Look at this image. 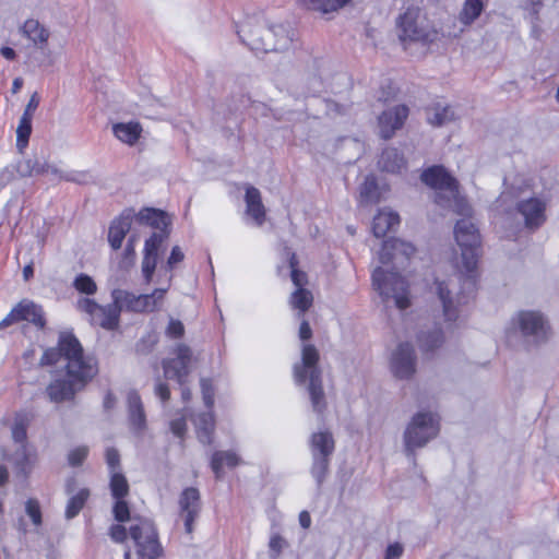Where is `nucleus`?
Returning a JSON list of instances; mask_svg holds the SVG:
<instances>
[{
  "instance_id": "a878e982",
  "label": "nucleus",
  "mask_w": 559,
  "mask_h": 559,
  "mask_svg": "<svg viewBox=\"0 0 559 559\" xmlns=\"http://www.w3.org/2000/svg\"><path fill=\"white\" fill-rule=\"evenodd\" d=\"M128 409H129V419L131 425L135 429H143L145 427V414L143 409V404L140 395L135 391H130L128 393Z\"/></svg>"
},
{
  "instance_id": "774afa93",
  "label": "nucleus",
  "mask_w": 559,
  "mask_h": 559,
  "mask_svg": "<svg viewBox=\"0 0 559 559\" xmlns=\"http://www.w3.org/2000/svg\"><path fill=\"white\" fill-rule=\"evenodd\" d=\"M115 404H116V397L114 396V394L111 392H108L104 399L105 409H107V411L111 409L115 406Z\"/></svg>"
},
{
  "instance_id": "0e129e2a",
  "label": "nucleus",
  "mask_w": 559,
  "mask_h": 559,
  "mask_svg": "<svg viewBox=\"0 0 559 559\" xmlns=\"http://www.w3.org/2000/svg\"><path fill=\"white\" fill-rule=\"evenodd\" d=\"M15 173H17L21 177H31V162L26 159L20 160L16 165L13 166Z\"/></svg>"
},
{
  "instance_id": "79ce46f5",
  "label": "nucleus",
  "mask_w": 559,
  "mask_h": 559,
  "mask_svg": "<svg viewBox=\"0 0 559 559\" xmlns=\"http://www.w3.org/2000/svg\"><path fill=\"white\" fill-rule=\"evenodd\" d=\"M74 288L85 295H94L97 290V285L94 280L87 274H80L73 282Z\"/></svg>"
},
{
  "instance_id": "5701e85b",
  "label": "nucleus",
  "mask_w": 559,
  "mask_h": 559,
  "mask_svg": "<svg viewBox=\"0 0 559 559\" xmlns=\"http://www.w3.org/2000/svg\"><path fill=\"white\" fill-rule=\"evenodd\" d=\"M245 201L247 214L254 219L257 225L261 226L265 219V207L262 203L260 191L254 187H248Z\"/></svg>"
},
{
  "instance_id": "864d4df0",
  "label": "nucleus",
  "mask_w": 559,
  "mask_h": 559,
  "mask_svg": "<svg viewBox=\"0 0 559 559\" xmlns=\"http://www.w3.org/2000/svg\"><path fill=\"white\" fill-rule=\"evenodd\" d=\"M166 334L169 337L179 338L185 334V326L181 321L170 319L169 324L166 330Z\"/></svg>"
},
{
  "instance_id": "f03ea898",
  "label": "nucleus",
  "mask_w": 559,
  "mask_h": 559,
  "mask_svg": "<svg viewBox=\"0 0 559 559\" xmlns=\"http://www.w3.org/2000/svg\"><path fill=\"white\" fill-rule=\"evenodd\" d=\"M456 247L460 248V261L456 260V284L464 298L472 297L477 289L479 276L478 259L481 254L479 229L474 221L467 200L456 189Z\"/></svg>"
},
{
  "instance_id": "8fccbe9b",
  "label": "nucleus",
  "mask_w": 559,
  "mask_h": 559,
  "mask_svg": "<svg viewBox=\"0 0 559 559\" xmlns=\"http://www.w3.org/2000/svg\"><path fill=\"white\" fill-rule=\"evenodd\" d=\"M106 463L110 474L120 471V454L115 448H108L106 451Z\"/></svg>"
},
{
  "instance_id": "4468645a",
  "label": "nucleus",
  "mask_w": 559,
  "mask_h": 559,
  "mask_svg": "<svg viewBox=\"0 0 559 559\" xmlns=\"http://www.w3.org/2000/svg\"><path fill=\"white\" fill-rule=\"evenodd\" d=\"M166 240L167 235L163 231H154L152 236L145 240L141 271L146 284H150L153 280Z\"/></svg>"
},
{
  "instance_id": "f704fd0d",
  "label": "nucleus",
  "mask_w": 559,
  "mask_h": 559,
  "mask_svg": "<svg viewBox=\"0 0 559 559\" xmlns=\"http://www.w3.org/2000/svg\"><path fill=\"white\" fill-rule=\"evenodd\" d=\"M451 110L448 106L437 103L426 109L427 120L430 124L439 127L451 119Z\"/></svg>"
},
{
  "instance_id": "49530a36",
  "label": "nucleus",
  "mask_w": 559,
  "mask_h": 559,
  "mask_svg": "<svg viewBox=\"0 0 559 559\" xmlns=\"http://www.w3.org/2000/svg\"><path fill=\"white\" fill-rule=\"evenodd\" d=\"M287 546L288 544L285 538L278 534H274L269 542L270 557L276 559Z\"/></svg>"
},
{
  "instance_id": "20e7f679",
  "label": "nucleus",
  "mask_w": 559,
  "mask_h": 559,
  "mask_svg": "<svg viewBox=\"0 0 559 559\" xmlns=\"http://www.w3.org/2000/svg\"><path fill=\"white\" fill-rule=\"evenodd\" d=\"M238 35L257 53L286 48L289 41L283 26H271L262 17H249L241 24Z\"/></svg>"
},
{
  "instance_id": "e433bc0d",
  "label": "nucleus",
  "mask_w": 559,
  "mask_h": 559,
  "mask_svg": "<svg viewBox=\"0 0 559 559\" xmlns=\"http://www.w3.org/2000/svg\"><path fill=\"white\" fill-rule=\"evenodd\" d=\"M90 497V490L87 488H82L80 491L72 496L67 504L66 516L67 519L75 518L80 511L83 509L86 500Z\"/></svg>"
},
{
  "instance_id": "c85d7f7f",
  "label": "nucleus",
  "mask_w": 559,
  "mask_h": 559,
  "mask_svg": "<svg viewBox=\"0 0 559 559\" xmlns=\"http://www.w3.org/2000/svg\"><path fill=\"white\" fill-rule=\"evenodd\" d=\"M193 423L198 430V438L202 443L210 444L212 442V433L214 431V416L212 412H204L193 418Z\"/></svg>"
},
{
  "instance_id": "5fc2aeb1",
  "label": "nucleus",
  "mask_w": 559,
  "mask_h": 559,
  "mask_svg": "<svg viewBox=\"0 0 559 559\" xmlns=\"http://www.w3.org/2000/svg\"><path fill=\"white\" fill-rule=\"evenodd\" d=\"M185 259V254L179 246L171 249L170 255L167 260V269L173 270L178 263Z\"/></svg>"
},
{
  "instance_id": "39448f33",
  "label": "nucleus",
  "mask_w": 559,
  "mask_h": 559,
  "mask_svg": "<svg viewBox=\"0 0 559 559\" xmlns=\"http://www.w3.org/2000/svg\"><path fill=\"white\" fill-rule=\"evenodd\" d=\"M318 361V349L313 345H305L301 353V364L295 366L294 377L299 384L305 383L307 379L309 380L308 391L313 411L321 413L325 407V399Z\"/></svg>"
},
{
  "instance_id": "338daca9",
  "label": "nucleus",
  "mask_w": 559,
  "mask_h": 559,
  "mask_svg": "<svg viewBox=\"0 0 559 559\" xmlns=\"http://www.w3.org/2000/svg\"><path fill=\"white\" fill-rule=\"evenodd\" d=\"M312 336L311 328L308 323V321L304 320L299 328V337L302 341L309 340Z\"/></svg>"
},
{
  "instance_id": "f257e3e1",
  "label": "nucleus",
  "mask_w": 559,
  "mask_h": 559,
  "mask_svg": "<svg viewBox=\"0 0 559 559\" xmlns=\"http://www.w3.org/2000/svg\"><path fill=\"white\" fill-rule=\"evenodd\" d=\"M40 365L66 369V373L53 376L45 391L49 401L57 404L73 401L98 372L96 360L84 355L80 342L70 333H61L58 345L44 352Z\"/></svg>"
},
{
  "instance_id": "680f3d73",
  "label": "nucleus",
  "mask_w": 559,
  "mask_h": 559,
  "mask_svg": "<svg viewBox=\"0 0 559 559\" xmlns=\"http://www.w3.org/2000/svg\"><path fill=\"white\" fill-rule=\"evenodd\" d=\"M39 105V98L37 96V93H34L32 96H31V99L29 102L27 103L26 107H25V110L22 115V117H25V118H31L33 119V115L35 112V110L37 109Z\"/></svg>"
},
{
  "instance_id": "a211bd4d",
  "label": "nucleus",
  "mask_w": 559,
  "mask_h": 559,
  "mask_svg": "<svg viewBox=\"0 0 559 559\" xmlns=\"http://www.w3.org/2000/svg\"><path fill=\"white\" fill-rule=\"evenodd\" d=\"M180 515L185 522V530L188 534L193 532V523L201 511L200 492L194 487L186 488L179 498Z\"/></svg>"
},
{
  "instance_id": "37998d69",
  "label": "nucleus",
  "mask_w": 559,
  "mask_h": 559,
  "mask_svg": "<svg viewBox=\"0 0 559 559\" xmlns=\"http://www.w3.org/2000/svg\"><path fill=\"white\" fill-rule=\"evenodd\" d=\"M31 162V170L32 175H44L47 173H51L53 175L59 174V169L56 166L49 165L45 158H39L38 156H34L33 158H27Z\"/></svg>"
},
{
  "instance_id": "72a5a7b5",
  "label": "nucleus",
  "mask_w": 559,
  "mask_h": 559,
  "mask_svg": "<svg viewBox=\"0 0 559 559\" xmlns=\"http://www.w3.org/2000/svg\"><path fill=\"white\" fill-rule=\"evenodd\" d=\"M487 0H465L460 13V21L468 25L473 23L483 12Z\"/></svg>"
},
{
  "instance_id": "393cba45",
  "label": "nucleus",
  "mask_w": 559,
  "mask_h": 559,
  "mask_svg": "<svg viewBox=\"0 0 559 559\" xmlns=\"http://www.w3.org/2000/svg\"><path fill=\"white\" fill-rule=\"evenodd\" d=\"M136 218L140 223L154 227L156 229L155 231H163L167 237L169 236V231L167 230L169 218L164 212L154 209H145L136 215Z\"/></svg>"
},
{
  "instance_id": "7c9ffc66",
  "label": "nucleus",
  "mask_w": 559,
  "mask_h": 559,
  "mask_svg": "<svg viewBox=\"0 0 559 559\" xmlns=\"http://www.w3.org/2000/svg\"><path fill=\"white\" fill-rule=\"evenodd\" d=\"M114 134L123 143L134 144L140 138L142 128L138 122L117 123L114 126Z\"/></svg>"
},
{
  "instance_id": "3c124183",
  "label": "nucleus",
  "mask_w": 559,
  "mask_h": 559,
  "mask_svg": "<svg viewBox=\"0 0 559 559\" xmlns=\"http://www.w3.org/2000/svg\"><path fill=\"white\" fill-rule=\"evenodd\" d=\"M201 390L203 394L204 404L211 408L214 404V390L212 382L209 379H201Z\"/></svg>"
},
{
  "instance_id": "dca6fc26",
  "label": "nucleus",
  "mask_w": 559,
  "mask_h": 559,
  "mask_svg": "<svg viewBox=\"0 0 559 559\" xmlns=\"http://www.w3.org/2000/svg\"><path fill=\"white\" fill-rule=\"evenodd\" d=\"M19 321H28L43 329L45 326V319L41 307L32 300L23 299L0 322V328H7Z\"/></svg>"
},
{
  "instance_id": "a19ab883",
  "label": "nucleus",
  "mask_w": 559,
  "mask_h": 559,
  "mask_svg": "<svg viewBox=\"0 0 559 559\" xmlns=\"http://www.w3.org/2000/svg\"><path fill=\"white\" fill-rule=\"evenodd\" d=\"M360 198L367 203H373L378 201V186L373 177H366L364 183L360 187Z\"/></svg>"
},
{
  "instance_id": "9b49d317",
  "label": "nucleus",
  "mask_w": 559,
  "mask_h": 559,
  "mask_svg": "<svg viewBox=\"0 0 559 559\" xmlns=\"http://www.w3.org/2000/svg\"><path fill=\"white\" fill-rule=\"evenodd\" d=\"M166 288H156L152 294L134 295L133 293L123 289H114L111 298L118 302L121 310L131 312H152L162 306Z\"/></svg>"
},
{
  "instance_id": "bf43d9fd",
  "label": "nucleus",
  "mask_w": 559,
  "mask_h": 559,
  "mask_svg": "<svg viewBox=\"0 0 559 559\" xmlns=\"http://www.w3.org/2000/svg\"><path fill=\"white\" fill-rule=\"evenodd\" d=\"M171 432L179 438H182L187 430V424L185 418L174 419L170 423Z\"/></svg>"
},
{
  "instance_id": "a18cd8bd",
  "label": "nucleus",
  "mask_w": 559,
  "mask_h": 559,
  "mask_svg": "<svg viewBox=\"0 0 559 559\" xmlns=\"http://www.w3.org/2000/svg\"><path fill=\"white\" fill-rule=\"evenodd\" d=\"M112 512H114L115 520L120 523H124L130 520V509H129L127 501H124L123 498L116 499V503L114 504Z\"/></svg>"
},
{
  "instance_id": "c9c22d12",
  "label": "nucleus",
  "mask_w": 559,
  "mask_h": 559,
  "mask_svg": "<svg viewBox=\"0 0 559 559\" xmlns=\"http://www.w3.org/2000/svg\"><path fill=\"white\" fill-rule=\"evenodd\" d=\"M312 294L306 288H297L290 296V305L299 310V317L302 316L312 305Z\"/></svg>"
},
{
  "instance_id": "4c0bfd02",
  "label": "nucleus",
  "mask_w": 559,
  "mask_h": 559,
  "mask_svg": "<svg viewBox=\"0 0 559 559\" xmlns=\"http://www.w3.org/2000/svg\"><path fill=\"white\" fill-rule=\"evenodd\" d=\"M110 491L115 499H121L129 493V484L121 472L110 474Z\"/></svg>"
},
{
  "instance_id": "bb28decb",
  "label": "nucleus",
  "mask_w": 559,
  "mask_h": 559,
  "mask_svg": "<svg viewBox=\"0 0 559 559\" xmlns=\"http://www.w3.org/2000/svg\"><path fill=\"white\" fill-rule=\"evenodd\" d=\"M378 165L381 170L395 174L404 168L405 159L396 148L388 147L383 150Z\"/></svg>"
},
{
  "instance_id": "412c9836",
  "label": "nucleus",
  "mask_w": 559,
  "mask_h": 559,
  "mask_svg": "<svg viewBox=\"0 0 559 559\" xmlns=\"http://www.w3.org/2000/svg\"><path fill=\"white\" fill-rule=\"evenodd\" d=\"M4 456L13 463L17 473L23 476H27L36 463V454L29 445L14 447L13 452L5 453Z\"/></svg>"
},
{
  "instance_id": "473e14b6",
  "label": "nucleus",
  "mask_w": 559,
  "mask_h": 559,
  "mask_svg": "<svg viewBox=\"0 0 559 559\" xmlns=\"http://www.w3.org/2000/svg\"><path fill=\"white\" fill-rule=\"evenodd\" d=\"M299 2L309 10L325 14L338 10L348 3L349 0H299Z\"/></svg>"
},
{
  "instance_id": "423d86ee",
  "label": "nucleus",
  "mask_w": 559,
  "mask_h": 559,
  "mask_svg": "<svg viewBox=\"0 0 559 559\" xmlns=\"http://www.w3.org/2000/svg\"><path fill=\"white\" fill-rule=\"evenodd\" d=\"M400 39L403 41H433L438 33H444L443 26L431 23L419 8L409 7L399 17Z\"/></svg>"
},
{
  "instance_id": "6ab92c4d",
  "label": "nucleus",
  "mask_w": 559,
  "mask_h": 559,
  "mask_svg": "<svg viewBox=\"0 0 559 559\" xmlns=\"http://www.w3.org/2000/svg\"><path fill=\"white\" fill-rule=\"evenodd\" d=\"M407 116L408 108L404 105H399L383 111L378 119L381 136L390 139L403 126Z\"/></svg>"
},
{
  "instance_id": "c03bdc74",
  "label": "nucleus",
  "mask_w": 559,
  "mask_h": 559,
  "mask_svg": "<svg viewBox=\"0 0 559 559\" xmlns=\"http://www.w3.org/2000/svg\"><path fill=\"white\" fill-rule=\"evenodd\" d=\"M11 436L14 447L28 445L26 442V426L22 421H16L11 429Z\"/></svg>"
},
{
  "instance_id": "052dcab7",
  "label": "nucleus",
  "mask_w": 559,
  "mask_h": 559,
  "mask_svg": "<svg viewBox=\"0 0 559 559\" xmlns=\"http://www.w3.org/2000/svg\"><path fill=\"white\" fill-rule=\"evenodd\" d=\"M292 266V281L297 286V288H302V285L306 283V274L301 271H298L295 267L294 258L290 261Z\"/></svg>"
},
{
  "instance_id": "9d476101",
  "label": "nucleus",
  "mask_w": 559,
  "mask_h": 559,
  "mask_svg": "<svg viewBox=\"0 0 559 559\" xmlns=\"http://www.w3.org/2000/svg\"><path fill=\"white\" fill-rule=\"evenodd\" d=\"M335 450V441L328 430L316 432L310 438L312 465L310 473L320 487L329 474L331 456Z\"/></svg>"
},
{
  "instance_id": "cd10ccee",
  "label": "nucleus",
  "mask_w": 559,
  "mask_h": 559,
  "mask_svg": "<svg viewBox=\"0 0 559 559\" xmlns=\"http://www.w3.org/2000/svg\"><path fill=\"white\" fill-rule=\"evenodd\" d=\"M240 463V457L231 451H216L212 455L211 466L217 479L223 477V467H235Z\"/></svg>"
},
{
  "instance_id": "b1692460",
  "label": "nucleus",
  "mask_w": 559,
  "mask_h": 559,
  "mask_svg": "<svg viewBox=\"0 0 559 559\" xmlns=\"http://www.w3.org/2000/svg\"><path fill=\"white\" fill-rule=\"evenodd\" d=\"M400 224L397 213L391 211H380L373 218L372 231L377 238L384 237L386 233L393 230Z\"/></svg>"
},
{
  "instance_id": "ddd939ff",
  "label": "nucleus",
  "mask_w": 559,
  "mask_h": 559,
  "mask_svg": "<svg viewBox=\"0 0 559 559\" xmlns=\"http://www.w3.org/2000/svg\"><path fill=\"white\" fill-rule=\"evenodd\" d=\"M76 308L88 316L90 322L106 330H115L119 325L120 306L112 300L107 306L98 305L90 298H80Z\"/></svg>"
},
{
  "instance_id": "0eeeda50",
  "label": "nucleus",
  "mask_w": 559,
  "mask_h": 559,
  "mask_svg": "<svg viewBox=\"0 0 559 559\" xmlns=\"http://www.w3.org/2000/svg\"><path fill=\"white\" fill-rule=\"evenodd\" d=\"M439 432V418L431 412L415 414L404 431V451L414 456L415 450L425 447Z\"/></svg>"
},
{
  "instance_id": "ea45409f",
  "label": "nucleus",
  "mask_w": 559,
  "mask_h": 559,
  "mask_svg": "<svg viewBox=\"0 0 559 559\" xmlns=\"http://www.w3.org/2000/svg\"><path fill=\"white\" fill-rule=\"evenodd\" d=\"M32 133V119L21 117L20 123L16 129V148L20 153L24 151V148L28 144V140Z\"/></svg>"
},
{
  "instance_id": "f8f14e48",
  "label": "nucleus",
  "mask_w": 559,
  "mask_h": 559,
  "mask_svg": "<svg viewBox=\"0 0 559 559\" xmlns=\"http://www.w3.org/2000/svg\"><path fill=\"white\" fill-rule=\"evenodd\" d=\"M421 181L435 191V202L442 207H450L454 198V179L451 174L439 165L423 171Z\"/></svg>"
},
{
  "instance_id": "603ef678",
  "label": "nucleus",
  "mask_w": 559,
  "mask_h": 559,
  "mask_svg": "<svg viewBox=\"0 0 559 559\" xmlns=\"http://www.w3.org/2000/svg\"><path fill=\"white\" fill-rule=\"evenodd\" d=\"M88 449L86 447H79L70 452L69 454V463L72 466H79L87 456Z\"/></svg>"
},
{
  "instance_id": "69168bd1",
  "label": "nucleus",
  "mask_w": 559,
  "mask_h": 559,
  "mask_svg": "<svg viewBox=\"0 0 559 559\" xmlns=\"http://www.w3.org/2000/svg\"><path fill=\"white\" fill-rule=\"evenodd\" d=\"M14 167L8 166L0 171V186H5L14 178Z\"/></svg>"
},
{
  "instance_id": "2eb2a0df",
  "label": "nucleus",
  "mask_w": 559,
  "mask_h": 559,
  "mask_svg": "<svg viewBox=\"0 0 559 559\" xmlns=\"http://www.w3.org/2000/svg\"><path fill=\"white\" fill-rule=\"evenodd\" d=\"M416 354L409 343H401L392 353L390 368L397 379H411L416 372Z\"/></svg>"
},
{
  "instance_id": "7ed1b4c3",
  "label": "nucleus",
  "mask_w": 559,
  "mask_h": 559,
  "mask_svg": "<svg viewBox=\"0 0 559 559\" xmlns=\"http://www.w3.org/2000/svg\"><path fill=\"white\" fill-rule=\"evenodd\" d=\"M415 253L412 243L400 239H388L380 251V262L383 265L392 264L390 270L379 266L372 272V285L383 301L393 299L394 305L404 310L411 306L408 284L399 275L397 271L404 269Z\"/></svg>"
},
{
  "instance_id": "c756f323",
  "label": "nucleus",
  "mask_w": 559,
  "mask_h": 559,
  "mask_svg": "<svg viewBox=\"0 0 559 559\" xmlns=\"http://www.w3.org/2000/svg\"><path fill=\"white\" fill-rule=\"evenodd\" d=\"M21 33L35 45L46 44L49 38L48 29L34 19H28L24 22L21 27Z\"/></svg>"
},
{
  "instance_id": "aec40b11",
  "label": "nucleus",
  "mask_w": 559,
  "mask_h": 559,
  "mask_svg": "<svg viewBox=\"0 0 559 559\" xmlns=\"http://www.w3.org/2000/svg\"><path fill=\"white\" fill-rule=\"evenodd\" d=\"M545 210L546 203L538 198H530L518 203V211L528 228H536L545 222Z\"/></svg>"
},
{
  "instance_id": "1a4fd4ad",
  "label": "nucleus",
  "mask_w": 559,
  "mask_h": 559,
  "mask_svg": "<svg viewBox=\"0 0 559 559\" xmlns=\"http://www.w3.org/2000/svg\"><path fill=\"white\" fill-rule=\"evenodd\" d=\"M512 325L523 338L533 345L546 343L551 336V330L544 314L535 310H522L512 318Z\"/></svg>"
},
{
  "instance_id": "6e6552de",
  "label": "nucleus",
  "mask_w": 559,
  "mask_h": 559,
  "mask_svg": "<svg viewBox=\"0 0 559 559\" xmlns=\"http://www.w3.org/2000/svg\"><path fill=\"white\" fill-rule=\"evenodd\" d=\"M133 520L136 523L129 527V534L135 544L138 558L158 559L163 555V547L153 521L145 518H134Z\"/></svg>"
},
{
  "instance_id": "13d9d810",
  "label": "nucleus",
  "mask_w": 559,
  "mask_h": 559,
  "mask_svg": "<svg viewBox=\"0 0 559 559\" xmlns=\"http://www.w3.org/2000/svg\"><path fill=\"white\" fill-rule=\"evenodd\" d=\"M154 392L163 403L167 402L170 399L169 386L166 383L162 382L159 378L156 380Z\"/></svg>"
},
{
  "instance_id": "2f4dec72",
  "label": "nucleus",
  "mask_w": 559,
  "mask_h": 559,
  "mask_svg": "<svg viewBox=\"0 0 559 559\" xmlns=\"http://www.w3.org/2000/svg\"><path fill=\"white\" fill-rule=\"evenodd\" d=\"M436 292L439 300L442 304L443 313L448 320H452L454 314L452 290L450 285L445 282H436Z\"/></svg>"
},
{
  "instance_id": "4be33fe9",
  "label": "nucleus",
  "mask_w": 559,
  "mask_h": 559,
  "mask_svg": "<svg viewBox=\"0 0 559 559\" xmlns=\"http://www.w3.org/2000/svg\"><path fill=\"white\" fill-rule=\"evenodd\" d=\"M132 217V211L127 210L111 223L108 230V241L114 250L121 248L126 235L131 229Z\"/></svg>"
},
{
  "instance_id": "58836bf2",
  "label": "nucleus",
  "mask_w": 559,
  "mask_h": 559,
  "mask_svg": "<svg viewBox=\"0 0 559 559\" xmlns=\"http://www.w3.org/2000/svg\"><path fill=\"white\" fill-rule=\"evenodd\" d=\"M443 333L439 329H436L427 334H421L419 337L420 348L424 352H433L443 344Z\"/></svg>"
},
{
  "instance_id": "e2e57ef3",
  "label": "nucleus",
  "mask_w": 559,
  "mask_h": 559,
  "mask_svg": "<svg viewBox=\"0 0 559 559\" xmlns=\"http://www.w3.org/2000/svg\"><path fill=\"white\" fill-rule=\"evenodd\" d=\"M404 548L400 543H394L388 546L385 551V559H399L403 555Z\"/></svg>"
},
{
  "instance_id": "09e8293b",
  "label": "nucleus",
  "mask_w": 559,
  "mask_h": 559,
  "mask_svg": "<svg viewBox=\"0 0 559 559\" xmlns=\"http://www.w3.org/2000/svg\"><path fill=\"white\" fill-rule=\"evenodd\" d=\"M135 249L131 246H126L122 258L119 262V267L124 271L130 270L135 264Z\"/></svg>"
},
{
  "instance_id": "de8ad7c7",
  "label": "nucleus",
  "mask_w": 559,
  "mask_h": 559,
  "mask_svg": "<svg viewBox=\"0 0 559 559\" xmlns=\"http://www.w3.org/2000/svg\"><path fill=\"white\" fill-rule=\"evenodd\" d=\"M25 511L35 526H39L41 524V512L37 500L28 499L25 504Z\"/></svg>"
},
{
  "instance_id": "6e6d98bb",
  "label": "nucleus",
  "mask_w": 559,
  "mask_h": 559,
  "mask_svg": "<svg viewBox=\"0 0 559 559\" xmlns=\"http://www.w3.org/2000/svg\"><path fill=\"white\" fill-rule=\"evenodd\" d=\"M57 176H59L63 180L76 182V183H85L87 181V177H88L87 174H85V173L72 171V173L62 174L60 170Z\"/></svg>"
},
{
  "instance_id": "f3484780",
  "label": "nucleus",
  "mask_w": 559,
  "mask_h": 559,
  "mask_svg": "<svg viewBox=\"0 0 559 559\" xmlns=\"http://www.w3.org/2000/svg\"><path fill=\"white\" fill-rule=\"evenodd\" d=\"M175 354L176 358L163 360L164 376L166 379H176L180 385H183L190 372L191 349L185 344H179L175 349Z\"/></svg>"
},
{
  "instance_id": "4d7b16f0",
  "label": "nucleus",
  "mask_w": 559,
  "mask_h": 559,
  "mask_svg": "<svg viewBox=\"0 0 559 559\" xmlns=\"http://www.w3.org/2000/svg\"><path fill=\"white\" fill-rule=\"evenodd\" d=\"M109 535L114 542L124 543L127 539V528L120 524L112 525Z\"/></svg>"
}]
</instances>
